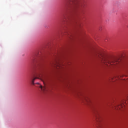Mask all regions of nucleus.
Returning <instances> with one entry per match:
<instances>
[{
  "label": "nucleus",
  "instance_id": "obj_8",
  "mask_svg": "<svg viewBox=\"0 0 128 128\" xmlns=\"http://www.w3.org/2000/svg\"><path fill=\"white\" fill-rule=\"evenodd\" d=\"M65 34H66L67 36H68V38H70V36H71L70 35V34H68V32H65Z\"/></svg>",
  "mask_w": 128,
  "mask_h": 128
},
{
  "label": "nucleus",
  "instance_id": "obj_7",
  "mask_svg": "<svg viewBox=\"0 0 128 128\" xmlns=\"http://www.w3.org/2000/svg\"><path fill=\"white\" fill-rule=\"evenodd\" d=\"M64 20L66 22H70V17H68L65 18Z\"/></svg>",
  "mask_w": 128,
  "mask_h": 128
},
{
  "label": "nucleus",
  "instance_id": "obj_2",
  "mask_svg": "<svg viewBox=\"0 0 128 128\" xmlns=\"http://www.w3.org/2000/svg\"><path fill=\"white\" fill-rule=\"evenodd\" d=\"M69 4L74 10H83L86 8V0H68Z\"/></svg>",
  "mask_w": 128,
  "mask_h": 128
},
{
  "label": "nucleus",
  "instance_id": "obj_3",
  "mask_svg": "<svg viewBox=\"0 0 128 128\" xmlns=\"http://www.w3.org/2000/svg\"><path fill=\"white\" fill-rule=\"evenodd\" d=\"M37 78H38V80H41L43 82L44 84V82H46V78L42 76V73L39 72L36 74V76L34 77V78H33L32 79V80H31L32 84V86H34L35 84H38L37 87L40 88L42 92H46V87L44 86L43 87L42 86V84H40L38 82H36L34 84V81Z\"/></svg>",
  "mask_w": 128,
  "mask_h": 128
},
{
  "label": "nucleus",
  "instance_id": "obj_9",
  "mask_svg": "<svg viewBox=\"0 0 128 128\" xmlns=\"http://www.w3.org/2000/svg\"><path fill=\"white\" fill-rule=\"evenodd\" d=\"M122 106H124V104L120 105L118 108H122Z\"/></svg>",
  "mask_w": 128,
  "mask_h": 128
},
{
  "label": "nucleus",
  "instance_id": "obj_6",
  "mask_svg": "<svg viewBox=\"0 0 128 128\" xmlns=\"http://www.w3.org/2000/svg\"><path fill=\"white\" fill-rule=\"evenodd\" d=\"M56 66H57V68H62V65L60 63H56Z\"/></svg>",
  "mask_w": 128,
  "mask_h": 128
},
{
  "label": "nucleus",
  "instance_id": "obj_1",
  "mask_svg": "<svg viewBox=\"0 0 128 128\" xmlns=\"http://www.w3.org/2000/svg\"><path fill=\"white\" fill-rule=\"evenodd\" d=\"M98 58L100 62L106 66H110V64H120V60L118 58H110L108 56H106L102 54L98 55Z\"/></svg>",
  "mask_w": 128,
  "mask_h": 128
},
{
  "label": "nucleus",
  "instance_id": "obj_4",
  "mask_svg": "<svg viewBox=\"0 0 128 128\" xmlns=\"http://www.w3.org/2000/svg\"><path fill=\"white\" fill-rule=\"evenodd\" d=\"M96 122H97L96 127L98 128H102V124H100V116L96 117Z\"/></svg>",
  "mask_w": 128,
  "mask_h": 128
},
{
  "label": "nucleus",
  "instance_id": "obj_5",
  "mask_svg": "<svg viewBox=\"0 0 128 128\" xmlns=\"http://www.w3.org/2000/svg\"><path fill=\"white\" fill-rule=\"evenodd\" d=\"M84 100L85 102H90V98H88V97H84Z\"/></svg>",
  "mask_w": 128,
  "mask_h": 128
}]
</instances>
